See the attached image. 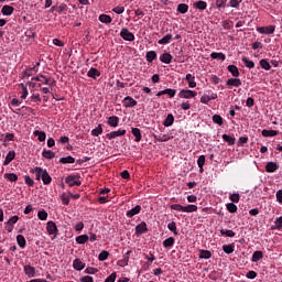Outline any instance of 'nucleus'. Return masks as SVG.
I'll use <instances>...</instances> for the list:
<instances>
[{
  "mask_svg": "<svg viewBox=\"0 0 282 282\" xmlns=\"http://www.w3.org/2000/svg\"><path fill=\"white\" fill-rule=\"evenodd\" d=\"M31 173L35 174V180L37 182H41L42 180L45 186H48V184H52V176H50V173H47V170L36 166L33 170H31Z\"/></svg>",
  "mask_w": 282,
  "mask_h": 282,
  "instance_id": "f257e3e1",
  "label": "nucleus"
},
{
  "mask_svg": "<svg viewBox=\"0 0 282 282\" xmlns=\"http://www.w3.org/2000/svg\"><path fill=\"white\" fill-rule=\"evenodd\" d=\"M210 58H213V61H215V59H217V58H218L219 61H226V54L213 52V53L210 54Z\"/></svg>",
  "mask_w": 282,
  "mask_h": 282,
  "instance_id": "ea45409f",
  "label": "nucleus"
},
{
  "mask_svg": "<svg viewBox=\"0 0 282 282\" xmlns=\"http://www.w3.org/2000/svg\"><path fill=\"white\" fill-rule=\"evenodd\" d=\"M169 230H171V232H173V235H175V237H177L180 234L177 232V225L175 224V221H172L167 225Z\"/></svg>",
  "mask_w": 282,
  "mask_h": 282,
  "instance_id": "09e8293b",
  "label": "nucleus"
},
{
  "mask_svg": "<svg viewBox=\"0 0 282 282\" xmlns=\"http://www.w3.org/2000/svg\"><path fill=\"white\" fill-rule=\"evenodd\" d=\"M210 257H213V252H210V250H199V259H210Z\"/></svg>",
  "mask_w": 282,
  "mask_h": 282,
  "instance_id": "f704fd0d",
  "label": "nucleus"
},
{
  "mask_svg": "<svg viewBox=\"0 0 282 282\" xmlns=\"http://www.w3.org/2000/svg\"><path fill=\"white\" fill-rule=\"evenodd\" d=\"M259 63L260 67L262 69H265V72H270L272 69V66L270 65V62H268V59H261Z\"/></svg>",
  "mask_w": 282,
  "mask_h": 282,
  "instance_id": "a19ab883",
  "label": "nucleus"
},
{
  "mask_svg": "<svg viewBox=\"0 0 282 282\" xmlns=\"http://www.w3.org/2000/svg\"><path fill=\"white\" fill-rule=\"evenodd\" d=\"M33 72H37L36 66H33V67H31V68H26L25 72L23 73V76H24V77H25V76H26V77H30V76H32Z\"/></svg>",
  "mask_w": 282,
  "mask_h": 282,
  "instance_id": "680f3d73",
  "label": "nucleus"
},
{
  "mask_svg": "<svg viewBox=\"0 0 282 282\" xmlns=\"http://www.w3.org/2000/svg\"><path fill=\"white\" fill-rule=\"evenodd\" d=\"M99 21H100V23H105L106 25H109V23H111L112 19H111V15L100 14Z\"/></svg>",
  "mask_w": 282,
  "mask_h": 282,
  "instance_id": "e433bc0d",
  "label": "nucleus"
},
{
  "mask_svg": "<svg viewBox=\"0 0 282 282\" xmlns=\"http://www.w3.org/2000/svg\"><path fill=\"white\" fill-rule=\"evenodd\" d=\"M65 183L68 184L70 188H73V186H80L83 184V182H80V175L74 174L66 176Z\"/></svg>",
  "mask_w": 282,
  "mask_h": 282,
  "instance_id": "f03ea898",
  "label": "nucleus"
},
{
  "mask_svg": "<svg viewBox=\"0 0 282 282\" xmlns=\"http://www.w3.org/2000/svg\"><path fill=\"white\" fill-rule=\"evenodd\" d=\"M163 91L165 96H169V98H175V94H177V90L173 88H166Z\"/></svg>",
  "mask_w": 282,
  "mask_h": 282,
  "instance_id": "864d4df0",
  "label": "nucleus"
},
{
  "mask_svg": "<svg viewBox=\"0 0 282 282\" xmlns=\"http://www.w3.org/2000/svg\"><path fill=\"white\" fill-rule=\"evenodd\" d=\"M17 242H18V246L22 249L25 248V246L28 243V241L25 240V237L23 235L17 236Z\"/></svg>",
  "mask_w": 282,
  "mask_h": 282,
  "instance_id": "473e14b6",
  "label": "nucleus"
},
{
  "mask_svg": "<svg viewBox=\"0 0 282 282\" xmlns=\"http://www.w3.org/2000/svg\"><path fill=\"white\" fill-rule=\"evenodd\" d=\"M177 12H180V14H186V12H188V4L186 3L178 4Z\"/></svg>",
  "mask_w": 282,
  "mask_h": 282,
  "instance_id": "c03bdc74",
  "label": "nucleus"
},
{
  "mask_svg": "<svg viewBox=\"0 0 282 282\" xmlns=\"http://www.w3.org/2000/svg\"><path fill=\"white\" fill-rule=\"evenodd\" d=\"M263 258V251H254L251 258L252 263H257L258 261H261Z\"/></svg>",
  "mask_w": 282,
  "mask_h": 282,
  "instance_id": "c85d7f7f",
  "label": "nucleus"
},
{
  "mask_svg": "<svg viewBox=\"0 0 282 282\" xmlns=\"http://www.w3.org/2000/svg\"><path fill=\"white\" fill-rule=\"evenodd\" d=\"M173 39L172 34H166L165 36H163L161 40H159V45H169V43H171Z\"/></svg>",
  "mask_w": 282,
  "mask_h": 282,
  "instance_id": "cd10ccee",
  "label": "nucleus"
},
{
  "mask_svg": "<svg viewBox=\"0 0 282 282\" xmlns=\"http://www.w3.org/2000/svg\"><path fill=\"white\" fill-rule=\"evenodd\" d=\"M265 171L267 173H276V171H279V164H276V162H268Z\"/></svg>",
  "mask_w": 282,
  "mask_h": 282,
  "instance_id": "4468645a",
  "label": "nucleus"
},
{
  "mask_svg": "<svg viewBox=\"0 0 282 282\" xmlns=\"http://www.w3.org/2000/svg\"><path fill=\"white\" fill-rule=\"evenodd\" d=\"M74 162H76V159H74V156H72V155L59 159L61 164H74Z\"/></svg>",
  "mask_w": 282,
  "mask_h": 282,
  "instance_id": "72a5a7b5",
  "label": "nucleus"
},
{
  "mask_svg": "<svg viewBox=\"0 0 282 282\" xmlns=\"http://www.w3.org/2000/svg\"><path fill=\"white\" fill-rule=\"evenodd\" d=\"M87 76H88V78H94V80H96V78H98L100 76V70H98L97 68L91 67L87 72Z\"/></svg>",
  "mask_w": 282,
  "mask_h": 282,
  "instance_id": "5701e85b",
  "label": "nucleus"
},
{
  "mask_svg": "<svg viewBox=\"0 0 282 282\" xmlns=\"http://www.w3.org/2000/svg\"><path fill=\"white\" fill-rule=\"evenodd\" d=\"M213 122L215 124H218V127H221V124H224V118H221V116H219V115H214Z\"/></svg>",
  "mask_w": 282,
  "mask_h": 282,
  "instance_id": "603ef678",
  "label": "nucleus"
},
{
  "mask_svg": "<svg viewBox=\"0 0 282 282\" xmlns=\"http://www.w3.org/2000/svg\"><path fill=\"white\" fill-rule=\"evenodd\" d=\"M229 199L234 204H239V199H241V196L239 195V193H234L229 196Z\"/></svg>",
  "mask_w": 282,
  "mask_h": 282,
  "instance_id": "4d7b16f0",
  "label": "nucleus"
},
{
  "mask_svg": "<svg viewBox=\"0 0 282 282\" xmlns=\"http://www.w3.org/2000/svg\"><path fill=\"white\" fill-rule=\"evenodd\" d=\"M243 65L248 68V69H254V62L250 61L248 57H242L241 58Z\"/></svg>",
  "mask_w": 282,
  "mask_h": 282,
  "instance_id": "c9c22d12",
  "label": "nucleus"
},
{
  "mask_svg": "<svg viewBox=\"0 0 282 282\" xmlns=\"http://www.w3.org/2000/svg\"><path fill=\"white\" fill-rule=\"evenodd\" d=\"M158 58V53L155 51H149L145 54V59L148 63H153Z\"/></svg>",
  "mask_w": 282,
  "mask_h": 282,
  "instance_id": "4be33fe9",
  "label": "nucleus"
},
{
  "mask_svg": "<svg viewBox=\"0 0 282 282\" xmlns=\"http://www.w3.org/2000/svg\"><path fill=\"white\" fill-rule=\"evenodd\" d=\"M274 30H275L274 25L257 28V32H259V34H274Z\"/></svg>",
  "mask_w": 282,
  "mask_h": 282,
  "instance_id": "0eeeda50",
  "label": "nucleus"
},
{
  "mask_svg": "<svg viewBox=\"0 0 282 282\" xmlns=\"http://www.w3.org/2000/svg\"><path fill=\"white\" fill-rule=\"evenodd\" d=\"M174 122H175V117H173V113H169L165 120L163 121V127H173Z\"/></svg>",
  "mask_w": 282,
  "mask_h": 282,
  "instance_id": "b1692460",
  "label": "nucleus"
},
{
  "mask_svg": "<svg viewBox=\"0 0 282 282\" xmlns=\"http://www.w3.org/2000/svg\"><path fill=\"white\" fill-rule=\"evenodd\" d=\"M102 133V124H98L97 128L91 130V135H94L95 138H98V135H100Z\"/></svg>",
  "mask_w": 282,
  "mask_h": 282,
  "instance_id": "5fc2aeb1",
  "label": "nucleus"
},
{
  "mask_svg": "<svg viewBox=\"0 0 282 282\" xmlns=\"http://www.w3.org/2000/svg\"><path fill=\"white\" fill-rule=\"evenodd\" d=\"M19 221V216H13L11 217L7 223H6V230L9 232H12L14 230V224Z\"/></svg>",
  "mask_w": 282,
  "mask_h": 282,
  "instance_id": "6e6552de",
  "label": "nucleus"
},
{
  "mask_svg": "<svg viewBox=\"0 0 282 282\" xmlns=\"http://www.w3.org/2000/svg\"><path fill=\"white\" fill-rule=\"evenodd\" d=\"M183 213H197V206L196 205L183 206Z\"/></svg>",
  "mask_w": 282,
  "mask_h": 282,
  "instance_id": "a18cd8bd",
  "label": "nucleus"
},
{
  "mask_svg": "<svg viewBox=\"0 0 282 282\" xmlns=\"http://www.w3.org/2000/svg\"><path fill=\"white\" fill-rule=\"evenodd\" d=\"M131 133H132V135H134L135 142H140L142 140V132L140 131L139 128H132Z\"/></svg>",
  "mask_w": 282,
  "mask_h": 282,
  "instance_id": "2f4dec72",
  "label": "nucleus"
},
{
  "mask_svg": "<svg viewBox=\"0 0 282 282\" xmlns=\"http://www.w3.org/2000/svg\"><path fill=\"white\" fill-rule=\"evenodd\" d=\"M1 14H3V17H12V14H14V7L10 4L3 6L1 9Z\"/></svg>",
  "mask_w": 282,
  "mask_h": 282,
  "instance_id": "9b49d317",
  "label": "nucleus"
},
{
  "mask_svg": "<svg viewBox=\"0 0 282 282\" xmlns=\"http://www.w3.org/2000/svg\"><path fill=\"white\" fill-rule=\"evenodd\" d=\"M46 230H47L48 235H56V232H58V227L56 226V223L50 220L46 224Z\"/></svg>",
  "mask_w": 282,
  "mask_h": 282,
  "instance_id": "9d476101",
  "label": "nucleus"
},
{
  "mask_svg": "<svg viewBox=\"0 0 282 282\" xmlns=\"http://www.w3.org/2000/svg\"><path fill=\"white\" fill-rule=\"evenodd\" d=\"M120 36L123 39V41H129L130 43L135 41V35H133V33L127 28L121 29Z\"/></svg>",
  "mask_w": 282,
  "mask_h": 282,
  "instance_id": "7ed1b4c3",
  "label": "nucleus"
},
{
  "mask_svg": "<svg viewBox=\"0 0 282 282\" xmlns=\"http://www.w3.org/2000/svg\"><path fill=\"white\" fill-rule=\"evenodd\" d=\"M73 268L74 270H85V262H83L80 260V258H76L74 261H73Z\"/></svg>",
  "mask_w": 282,
  "mask_h": 282,
  "instance_id": "a211bd4d",
  "label": "nucleus"
},
{
  "mask_svg": "<svg viewBox=\"0 0 282 282\" xmlns=\"http://www.w3.org/2000/svg\"><path fill=\"white\" fill-rule=\"evenodd\" d=\"M220 235L223 237H235V231L230 230V229H221L220 230Z\"/></svg>",
  "mask_w": 282,
  "mask_h": 282,
  "instance_id": "6e6d98bb",
  "label": "nucleus"
},
{
  "mask_svg": "<svg viewBox=\"0 0 282 282\" xmlns=\"http://www.w3.org/2000/svg\"><path fill=\"white\" fill-rule=\"evenodd\" d=\"M173 246H175V238L173 237H169L163 241V247L165 248H173Z\"/></svg>",
  "mask_w": 282,
  "mask_h": 282,
  "instance_id": "58836bf2",
  "label": "nucleus"
},
{
  "mask_svg": "<svg viewBox=\"0 0 282 282\" xmlns=\"http://www.w3.org/2000/svg\"><path fill=\"white\" fill-rule=\"evenodd\" d=\"M76 241H77L79 245L87 243V242L89 241V236H87V235H80V236L76 237Z\"/></svg>",
  "mask_w": 282,
  "mask_h": 282,
  "instance_id": "49530a36",
  "label": "nucleus"
},
{
  "mask_svg": "<svg viewBox=\"0 0 282 282\" xmlns=\"http://www.w3.org/2000/svg\"><path fill=\"white\" fill-rule=\"evenodd\" d=\"M223 140L229 144V147H232L235 144V138H232L229 134H223Z\"/></svg>",
  "mask_w": 282,
  "mask_h": 282,
  "instance_id": "3c124183",
  "label": "nucleus"
},
{
  "mask_svg": "<svg viewBox=\"0 0 282 282\" xmlns=\"http://www.w3.org/2000/svg\"><path fill=\"white\" fill-rule=\"evenodd\" d=\"M227 69L229 73H231V76H234L235 78H238L240 73H239V68L236 65H229Z\"/></svg>",
  "mask_w": 282,
  "mask_h": 282,
  "instance_id": "c756f323",
  "label": "nucleus"
},
{
  "mask_svg": "<svg viewBox=\"0 0 282 282\" xmlns=\"http://www.w3.org/2000/svg\"><path fill=\"white\" fill-rule=\"evenodd\" d=\"M99 261H107L109 259V251H101L98 256Z\"/></svg>",
  "mask_w": 282,
  "mask_h": 282,
  "instance_id": "bf43d9fd",
  "label": "nucleus"
},
{
  "mask_svg": "<svg viewBox=\"0 0 282 282\" xmlns=\"http://www.w3.org/2000/svg\"><path fill=\"white\" fill-rule=\"evenodd\" d=\"M145 232H149V228L147 227V223L142 221L141 224L135 226V235H144Z\"/></svg>",
  "mask_w": 282,
  "mask_h": 282,
  "instance_id": "1a4fd4ad",
  "label": "nucleus"
},
{
  "mask_svg": "<svg viewBox=\"0 0 282 282\" xmlns=\"http://www.w3.org/2000/svg\"><path fill=\"white\" fill-rule=\"evenodd\" d=\"M42 156H44L45 160H54V158H56V153L52 150H43Z\"/></svg>",
  "mask_w": 282,
  "mask_h": 282,
  "instance_id": "bb28decb",
  "label": "nucleus"
},
{
  "mask_svg": "<svg viewBox=\"0 0 282 282\" xmlns=\"http://www.w3.org/2000/svg\"><path fill=\"white\" fill-rule=\"evenodd\" d=\"M237 205H235V203H228L227 204V210L228 213H237Z\"/></svg>",
  "mask_w": 282,
  "mask_h": 282,
  "instance_id": "0e129e2a",
  "label": "nucleus"
},
{
  "mask_svg": "<svg viewBox=\"0 0 282 282\" xmlns=\"http://www.w3.org/2000/svg\"><path fill=\"white\" fill-rule=\"evenodd\" d=\"M122 104H123V107H126V109H133V107L138 106V101L133 99V97L131 96L124 97V99L122 100Z\"/></svg>",
  "mask_w": 282,
  "mask_h": 282,
  "instance_id": "39448f33",
  "label": "nucleus"
},
{
  "mask_svg": "<svg viewBox=\"0 0 282 282\" xmlns=\"http://www.w3.org/2000/svg\"><path fill=\"white\" fill-rule=\"evenodd\" d=\"M33 135L39 139V142H45L47 134L44 131L35 130L33 131Z\"/></svg>",
  "mask_w": 282,
  "mask_h": 282,
  "instance_id": "393cba45",
  "label": "nucleus"
},
{
  "mask_svg": "<svg viewBox=\"0 0 282 282\" xmlns=\"http://www.w3.org/2000/svg\"><path fill=\"white\" fill-rule=\"evenodd\" d=\"M131 250L127 251V253L123 256V259L119 261L121 268H124V265H129V254H131Z\"/></svg>",
  "mask_w": 282,
  "mask_h": 282,
  "instance_id": "79ce46f5",
  "label": "nucleus"
},
{
  "mask_svg": "<svg viewBox=\"0 0 282 282\" xmlns=\"http://www.w3.org/2000/svg\"><path fill=\"white\" fill-rule=\"evenodd\" d=\"M117 276L116 272H112L104 282H116Z\"/></svg>",
  "mask_w": 282,
  "mask_h": 282,
  "instance_id": "774afa93",
  "label": "nucleus"
},
{
  "mask_svg": "<svg viewBox=\"0 0 282 282\" xmlns=\"http://www.w3.org/2000/svg\"><path fill=\"white\" fill-rule=\"evenodd\" d=\"M154 140L156 142H169V137L166 134H154Z\"/></svg>",
  "mask_w": 282,
  "mask_h": 282,
  "instance_id": "8fccbe9b",
  "label": "nucleus"
},
{
  "mask_svg": "<svg viewBox=\"0 0 282 282\" xmlns=\"http://www.w3.org/2000/svg\"><path fill=\"white\" fill-rule=\"evenodd\" d=\"M227 87H241V79L239 78H229L226 82Z\"/></svg>",
  "mask_w": 282,
  "mask_h": 282,
  "instance_id": "f3484780",
  "label": "nucleus"
},
{
  "mask_svg": "<svg viewBox=\"0 0 282 282\" xmlns=\"http://www.w3.org/2000/svg\"><path fill=\"white\" fill-rule=\"evenodd\" d=\"M223 250L226 254H232L235 252V245H224Z\"/></svg>",
  "mask_w": 282,
  "mask_h": 282,
  "instance_id": "37998d69",
  "label": "nucleus"
},
{
  "mask_svg": "<svg viewBox=\"0 0 282 282\" xmlns=\"http://www.w3.org/2000/svg\"><path fill=\"white\" fill-rule=\"evenodd\" d=\"M41 78L44 79V82H43L44 85H52V84H50V80H52V78L46 77L45 75H40V76L33 77L32 80H36L37 83H41Z\"/></svg>",
  "mask_w": 282,
  "mask_h": 282,
  "instance_id": "4c0bfd02",
  "label": "nucleus"
},
{
  "mask_svg": "<svg viewBox=\"0 0 282 282\" xmlns=\"http://www.w3.org/2000/svg\"><path fill=\"white\" fill-rule=\"evenodd\" d=\"M112 12H115L116 14H122L124 12V7L122 6L115 7L112 9Z\"/></svg>",
  "mask_w": 282,
  "mask_h": 282,
  "instance_id": "338daca9",
  "label": "nucleus"
},
{
  "mask_svg": "<svg viewBox=\"0 0 282 282\" xmlns=\"http://www.w3.org/2000/svg\"><path fill=\"white\" fill-rule=\"evenodd\" d=\"M178 97L189 100L191 98H197V91L191 89H182L178 93Z\"/></svg>",
  "mask_w": 282,
  "mask_h": 282,
  "instance_id": "20e7f679",
  "label": "nucleus"
},
{
  "mask_svg": "<svg viewBox=\"0 0 282 282\" xmlns=\"http://www.w3.org/2000/svg\"><path fill=\"white\" fill-rule=\"evenodd\" d=\"M4 180H8L9 182H17L19 180V176L14 173H6Z\"/></svg>",
  "mask_w": 282,
  "mask_h": 282,
  "instance_id": "de8ad7c7",
  "label": "nucleus"
},
{
  "mask_svg": "<svg viewBox=\"0 0 282 282\" xmlns=\"http://www.w3.org/2000/svg\"><path fill=\"white\" fill-rule=\"evenodd\" d=\"M204 164H206V156L200 155L197 160V165H198V169H199V173H204Z\"/></svg>",
  "mask_w": 282,
  "mask_h": 282,
  "instance_id": "7c9ffc66",
  "label": "nucleus"
},
{
  "mask_svg": "<svg viewBox=\"0 0 282 282\" xmlns=\"http://www.w3.org/2000/svg\"><path fill=\"white\" fill-rule=\"evenodd\" d=\"M108 126L109 127H118V124H120V118H118V116H111V117H108Z\"/></svg>",
  "mask_w": 282,
  "mask_h": 282,
  "instance_id": "aec40b11",
  "label": "nucleus"
},
{
  "mask_svg": "<svg viewBox=\"0 0 282 282\" xmlns=\"http://www.w3.org/2000/svg\"><path fill=\"white\" fill-rule=\"evenodd\" d=\"M261 135H263V138H274L276 135H279V130H262L261 131Z\"/></svg>",
  "mask_w": 282,
  "mask_h": 282,
  "instance_id": "6ab92c4d",
  "label": "nucleus"
},
{
  "mask_svg": "<svg viewBox=\"0 0 282 282\" xmlns=\"http://www.w3.org/2000/svg\"><path fill=\"white\" fill-rule=\"evenodd\" d=\"M141 210H142V206L137 205L134 208L126 213V217H129V218L135 217V215H140Z\"/></svg>",
  "mask_w": 282,
  "mask_h": 282,
  "instance_id": "ddd939ff",
  "label": "nucleus"
},
{
  "mask_svg": "<svg viewBox=\"0 0 282 282\" xmlns=\"http://www.w3.org/2000/svg\"><path fill=\"white\" fill-rule=\"evenodd\" d=\"M37 217L41 221H46L47 220V212L45 209H42L37 213Z\"/></svg>",
  "mask_w": 282,
  "mask_h": 282,
  "instance_id": "13d9d810",
  "label": "nucleus"
},
{
  "mask_svg": "<svg viewBox=\"0 0 282 282\" xmlns=\"http://www.w3.org/2000/svg\"><path fill=\"white\" fill-rule=\"evenodd\" d=\"M24 274L29 276L30 279H33V276H36V269L30 264L24 265Z\"/></svg>",
  "mask_w": 282,
  "mask_h": 282,
  "instance_id": "f8f14e48",
  "label": "nucleus"
},
{
  "mask_svg": "<svg viewBox=\"0 0 282 282\" xmlns=\"http://www.w3.org/2000/svg\"><path fill=\"white\" fill-rule=\"evenodd\" d=\"M160 61H161V63H164L165 65H171V63L173 62V55H171L170 53H163L160 56Z\"/></svg>",
  "mask_w": 282,
  "mask_h": 282,
  "instance_id": "2eb2a0df",
  "label": "nucleus"
},
{
  "mask_svg": "<svg viewBox=\"0 0 282 282\" xmlns=\"http://www.w3.org/2000/svg\"><path fill=\"white\" fill-rule=\"evenodd\" d=\"M243 0H230L229 3H228V7L229 8H239L240 3L242 2Z\"/></svg>",
  "mask_w": 282,
  "mask_h": 282,
  "instance_id": "e2e57ef3",
  "label": "nucleus"
},
{
  "mask_svg": "<svg viewBox=\"0 0 282 282\" xmlns=\"http://www.w3.org/2000/svg\"><path fill=\"white\" fill-rule=\"evenodd\" d=\"M185 80L188 83V87L191 89H195V87H197V82H195V76H193V74H187Z\"/></svg>",
  "mask_w": 282,
  "mask_h": 282,
  "instance_id": "dca6fc26",
  "label": "nucleus"
},
{
  "mask_svg": "<svg viewBox=\"0 0 282 282\" xmlns=\"http://www.w3.org/2000/svg\"><path fill=\"white\" fill-rule=\"evenodd\" d=\"M121 135H127V130L119 129L106 134L108 140H115V138H120Z\"/></svg>",
  "mask_w": 282,
  "mask_h": 282,
  "instance_id": "423d86ee",
  "label": "nucleus"
},
{
  "mask_svg": "<svg viewBox=\"0 0 282 282\" xmlns=\"http://www.w3.org/2000/svg\"><path fill=\"white\" fill-rule=\"evenodd\" d=\"M194 8L196 10H206L208 8V3L204 0H199L194 3Z\"/></svg>",
  "mask_w": 282,
  "mask_h": 282,
  "instance_id": "a878e982",
  "label": "nucleus"
},
{
  "mask_svg": "<svg viewBox=\"0 0 282 282\" xmlns=\"http://www.w3.org/2000/svg\"><path fill=\"white\" fill-rule=\"evenodd\" d=\"M14 158H17V152H14L13 150L9 151L3 162V166H8V164H10L12 160H14Z\"/></svg>",
  "mask_w": 282,
  "mask_h": 282,
  "instance_id": "412c9836",
  "label": "nucleus"
},
{
  "mask_svg": "<svg viewBox=\"0 0 282 282\" xmlns=\"http://www.w3.org/2000/svg\"><path fill=\"white\" fill-rule=\"evenodd\" d=\"M21 87H22V95H21V99L22 100H25V98H28V87L23 84H21Z\"/></svg>",
  "mask_w": 282,
  "mask_h": 282,
  "instance_id": "69168bd1",
  "label": "nucleus"
},
{
  "mask_svg": "<svg viewBox=\"0 0 282 282\" xmlns=\"http://www.w3.org/2000/svg\"><path fill=\"white\" fill-rule=\"evenodd\" d=\"M171 210H177L178 213H184V206L181 204H173L170 206Z\"/></svg>",
  "mask_w": 282,
  "mask_h": 282,
  "instance_id": "052dcab7",
  "label": "nucleus"
}]
</instances>
